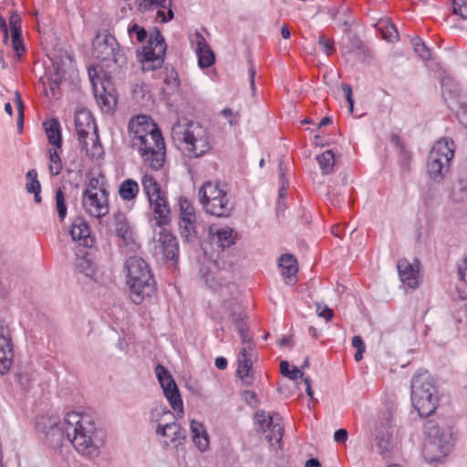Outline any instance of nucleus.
Returning a JSON list of instances; mask_svg holds the SVG:
<instances>
[{
	"mask_svg": "<svg viewBox=\"0 0 467 467\" xmlns=\"http://www.w3.org/2000/svg\"><path fill=\"white\" fill-rule=\"evenodd\" d=\"M82 205L85 212L97 219L107 215L109 211L108 192L82 195Z\"/></svg>",
	"mask_w": 467,
	"mask_h": 467,
	"instance_id": "16",
	"label": "nucleus"
},
{
	"mask_svg": "<svg viewBox=\"0 0 467 467\" xmlns=\"http://www.w3.org/2000/svg\"><path fill=\"white\" fill-rule=\"evenodd\" d=\"M318 44L327 56L335 51L333 40L327 38L325 36H319Z\"/></svg>",
	"mask_w": 467,
	"mask_h": 467,
	"instance_id": "54",
	"label": "nucleus"
},
{
	"mask_svg": "<svg viewBox=\"0 0 467 467\" xmlns=\"http://www.w3.org/2000/svg\"><path fill=\"white\" fill-rule=\"evenodd\" d=\"M166 44L159 30L153 31L148 41V46L143 48L144 61L143 70L160 68L164 61Z\"/></svg>",
	"mask_w": 467,
	"mask_h": 467,
	"instance_id": "11",
	"label": "nucleus"
},
{
	"mask_svg": "<svg viewBox=\"0 0 467 467\" xmlns=\"http://www.w3.org/2000/svg\"><path fill=\"white\" fill-rule=\"evenodd\" d=\"M92 55L108 67L111 65L122 67L127 63V57L119 50L116 38L107 31L99 32L95 36L92 42Z\"/></svg>",
	"mask_w": 467,
	"mask_h": 467,
	"instance_id": "8",
	"label": "nucleus"
},
{
	"mask_svg": "<svg viewBox=\"0 0 467 467\" xmlns=\"http://www.w3.org/2000/svg\"><path fill=\"white\" fill-rule=\"evenodd\" d=\"M452 12L462 19H467V0H452Z\"/></svg>",
	"mask_w": 467,
	"mask_h": 467,
	"instance_id": "50",
	"label": "nucleus"
},
{
	"mask_svg": "<svg viewBox=\"0 0 467 467\" xmlns=\"http://www.w3.org/2000/svg\"><path fill=\"white\" fill-rule=\"evenodd\" d=\"M137 149L143 161L152 170H160L165 161L166 149L161 130L155 131L150 136L140 139L132 144Z\"/></svg>",
	"mask_w": 467,
	"mask_h": 467,
	"instance_id": "9",
	"label": "nucleus"
},
{
	"mask_svg": "<svg viewBox=\"0 0 467 467\" xmlns=\"http://www.w3.org/2000/svg\"><path fill=\"white\" fill-rule=\"evenodd\" d=\"M459 275L467 283V258L464 260L463 265L459 267Z\"/></svg>",
	"mask_w": 467,
	"mask_h": 467,
	"instance_id": "64",
	"label": "nucleus"
},
{
	"mask_svg": "<svg viewBox=\"0 0 467 467\" xmlns=\"http://www.w3.org/2000/svg\"><path fill=\"white\" fill-rule=\"evenodd\" d=\"M375 445L379 453L384 455L386 452H389L392 449V441L389 431H377Z\"/></svg>",
	"mask_w": 467,
	"mask_h": 467,
	"instance_id": "39",
	"label": "nucleus"
},
{
	"mask_svg": "<svg viewBox=\"0 0 467 467\" xmlns=\"http://www.w3.org/2000/svg\"><path fill=\"white\" fill-rule=\"evenodd\" d=\"M128 33L132 38L134 36H136L138 42L141 43L143 42L147 37V31L138 25L134 24L128 28Z\"/></svg>",
	"mask_w": 467,
	"mask_h": 467,
	"instance_id": "52",
	"label": "nucleus"
},
{
	"mask_svg": "<svg viewBox=\"0 0 467 467\" xmlns=\"http://www.w3.org/2000/svg\"><path fill=\"white\" fill-rule=\"evenodd\" d=\"M160 228L152 238V254L158 260L175 265L179 254L177 238L169 230Z\"/></svg>",
	"mask_w": 467,
	"mask_h": 467,
	"instance_id": "10",
	"label": "nucleus"
},
{
	"mask_svg": "<svg viewBox=\"0 0 467 467\" xmlns=\"http://www.w3.org/2000/svg\"><path fill=\"white\" fill-rule=\"evenodd\" d=\"M26 178L28 180L26 183V191L29 193H34V198L36 202L39 203L41 202L40 191L41 185L37 179V172L36 170H29L26 173Z\"/></svg>",
	"mask_w": 467,
	"mask_h": 467,
	"instance_id": "38",
	"label": "nucleus"
},
{
	"mask_svg": "<svg viewBox=\"0 0 467 467\" xmlns=\"http://www.w3.org/2000/svg\"><path fill=\"white\" fill-rule=\"evenodd\" d=\"M180 219H196L194 208L186 198H180Z\"/></svg>",
	"mask_w": 467,
	"mask_h": 467,
	"instance_id": "45",
	"label": "nucleus"
},
{
	"mask_svg": "<svg viewBox=\"0 0 467 467\" xmlns=\"http://www.w3.org/2000/svg\"><path fill=\"white\" fill-rule=\"evenodd\" d=\"M254 351H250V347H242L238 354V368L237 376L244 381L246 385H250V372L253 366Z\"/></svg>",
	"mask_w": 467,
	"mask_h": 467,
	"instance_id": "26",
	"label": "nucleus"
},
{
	"mask_svg": "<svg viewBox=\"0 0 467 467\" xmlns=\"http://www.w3.org/2000/svg\"><path fill=\"white\" fill-rule=\"evenodd\" d=\"M36 429L53 444L67 440L83 455L93 458L99 454L93 441L96 425L88 415L71 411L63 420L55 415H43L36 421Z\"/></svg>",
	"mask_w": 467,
	"mask_h": 467,
	"instance_id": "1",
	"label": "nucleus"
},
{
	"mask_svg": "<svg viewBox=\"0 0 467 467\" xmlns=\"http://www.w3.org/2000/svg\"><path fill=\"white\" fill-rule=\"evenodd\" d=\"M56 206L58 217L63 221L67 215V205L65 202V195L61 189H58L56 192Z\"/></svg>",
	"mask_w": 467,
	"mask_h": 467,
	"instance_id": "49",
	"label": "nucleus"
},
{
	"mask_svg": "<svg viewBox=\"0 0 467 467\" xmlns=\"http://www.w3.org/2000/svg\"><path fill=\"white\" fill-rule=\"evenodd\" d=\"M317 313L318 317H325L327 321L330 320L333 317V311L327 306H322L320 304H317Z\"/></svg>",
	"mask_w": 467,
	"mask_h": 467,
	"instance_id": "59",
	"label": "nucleus"
},
{
	"mask_svg": "<svg viewBox=\"0 0 467 467\" xmlns=\"http://www.w3.org/2000/svg\"><path fill=\"white\" fill-rule=\"evenodd\" d=\"M126 283L130 290V297L136 305L150 298L156 292V282L152 274L148 276L127 279Z\"/></svg>",
	"mask_w": 467,
	"mask_h": 467,
	"instance_id": "14",
	"label": "nucleus"
},
{
	"mask_svg": "<svg viewBox=\"0 0 467 467\" xmlns=\"http://www.w3.org/2000/svg\"><path fill=\"white\" fill-rule=\"evenodd\" d=\"M140 6L144 10L158 9L156 18L161 23L173 18L171 0H140Z\"/></svg>",
	"mask_w": 467,
	"mask_h": 467,
	"instance_id": "25",
	"label": "nucleus"
},
{
	"mask_svg": "<svg viewBox=\"0 0 467 467\" xmlns=\"http://www.w3.org/2000/svg\"><path fill=\"white\" fill-rule=\"evenodd\" d=\"M424 433L431 440L426 445V450L438 447L441 453H445V446L451 440V434L448 431L441 430L434 420H428L424 424Z\"/></svg>",
	"mask_w": 467,
	"mask_h": 467,
	"instance_id": "22",
	"label": "nucleus"
},
{
	"mask_svg": "<svg viewBox=\"0 0 467 467\" xmlns=\"http://www.w3.org/2000/svg\"><path fill=\"white\" fill-rule=\"evenodd\" d=\"M202 279L213 290L225 287L233 293L237 290L235 284L230 282L229 271L219 270L215 262H211L207 265H202L200 269Z\"/></svg>",
	"mask_w": 467,
	"mask_h": 467,
	"instance_id": "13",
	"label": "nucleus"
},
{
	"mask_svg": "<svg viewBox=\"0 0 467 467\" xmlns=\"http://www.w3.org/2000/svg\"><path fill=\"white\" fill-rule=\"evenodd\" d=\"M467 195V182L460 180L456 183L453 184L451 197L455 202H462Z\"/></svg>",
	"mask_w": 467,
	"mask_h": 467,
	"instance_id": "46",
	"label": "nucleus"
},
{
	"mask_svg": "<svg viewBox=\"0 0 467 467\" xmlns=\"http://www.w3.org/2000/svg\"><path fill=\"white\" fill-rule=\"evenodd\" d=\"M113 228L116 235L125 243L128 244L132 239L131 229L123 213L117 212L114 213Z\"/></svg>",
	"mask_w": 467,
	"mask_h": 467,
	"instance_id": "29",
	"label": "nucleus"
},
{
	"mask_svg": "<svg viewBox=\"0 0 467 467\" xmlns=\"http://www.w3.org/2000/svg\"><path fill=\"white\" fill-rule=\"evenodd\" d=\"M171 138L182 152L190 159H198L212 149L208 130L199 122L178 121L171 128Z\"/></svg>",
	"mask_w": 467,
	"mask_h": 467,
	"instance_id": "2",
	"label": "nucleus"
},
{
	"mask_svg": "<svg viewBox=\"0 0 467 467\" xmlns=\"http://www.w3.org/2000/svg\"><path fill=\"white\" fill-rule=\"evenodd\" d=\"M16 377L22 387H24L26 389L30 388V382L27 375L16 374Z\"/></svg>",
	"mask_w": 467,
	"mask_h": 467,
	"instance_id": "63",
	"label": "nucleus"
},
{
	"mask_svg": "<svg viewBox=\"0 0 467 467\" xmlns=\"http://www.w3.org/2000/svg\"><path fill=\"white\" fill-rule=\"evenodd\" d=\"M342 89L345 93L346 99L349 104V110L352 112L354 108V99L352 94V88L350 85L344 84L342 85Z\"/></svg>",
	"mask_w": 467,
	"mask_h": 467,
	"instance_id": "60",
	"label": "nucleus"
},
{
	"mask_svg": "<svg viewBox=\"0 0 467 467\" xmlns=\"http://www.w3.org/2000/svg\"><path fill=\"white\" fill-rule=\"evenodd\" d=\"M60 148L53 147L48 150V158H49V172L56 176L58 175L62 170V161L58 152Z\"/></svg>",
	"mask_w": 467,
	"mask_h": 467,
	"instance_id": "41",
	"label": "nucleus"
},
{
	"mask_svg": "<svg viewBox=\"0 0 467 467\" xmlns=\"http://www.w3.org/2000/svg\"><path fill=\"white\" fill-rule=\"evenodd\" d=\"M48 142L56 148L62 147V135L60 123L57 119L43 123Z\"/></svg>",
	"mask_w": 467,
	"mask_h": 467,
	"instance_id": "31",
	"label": "nucleus"
},
{
	"mask_svg": "<svg viewBox=\"0 0 467 467\" xmlns=\"http://www.w3.org/2000/svg\"><path fill=\"white\" fill-rule=\"evenodd\" d=\"M175 415L167 409L165 406H156L150 413V420L151 423H156L157 426L160 423L170 422L168 420H174Z\"/></svg>",
	"mask_w": 467,
	"mask_h": 467,
	"instance_id": "35",
	"label": "nucleus"
},
{
	"mask_svg": "<svg viewBox=\"0 0 467 467\" xmlns=\"http://www.w3.org/2000/svg\"><path fill=\"white\" fill-rule=\"evenodd\" d=\"M412 406L421 417L431 415L438 405L436 389L428 371L413 376L410 383Z\"/></svg>",
	"mask_w": 467,
	"mask_h": 467,
	"instance_id": "3",
	"label": "nucleus"
},
{
	"mask_svg": "<svg viewBox=\"0 0 467 467\" xmlns=\"http://www.w3.org/2000/svg\"><path fill=\"white\" fill-rule=\"evenodd\" d=\"M243 398L249 405H253L256 401V394L252 390L244 391Z\"/></svg>",
	"mask_w": 467,
	"mask_h": 467,
	"instance_id": "62",
	"label": "nucleus"
},
{
	"mask_svg": "<svg viewBox=\"0 0 467 467\" xmlns=\"http://www.w3.org/2000/svg\"><path fill=\"white\" fill-rule=\"evenodd\" d=\"M141 184L153 213L151 226L163 227L168 225L171 223V216L166 192L161 190L156 179L150 174H145L142 177Z\"/></svg>",
	"mask_w": 467,
	"mask_h": 467,
	"instance_id": "6",
	"label": "nucleus"
},
{
	"mask_svg": "<svg viewBox=\"0 0 467 467\" xmlns=\"http://www.w3.org/2000/svg\"><path fill=\"white\" fill-rule=\"evenodd\" d=\"M181 235L188 243L197 239L196 219L180 220Z\"/></svg>",
	"mask_w": 467,
	"mask_h": 467,
	"instance_id": "36",
	"label": "nucleus"
},
{
	"mask_svg": "<svg viewBox=\"0 0 467 467\" xmlns=\"http://www.w3.org/2000/svg\"><path fill=\"white\" fill-rule=\"evenodd\" d=\"M455 144L451 139L441 138L432 146L427 162L430 178L441 182L450 170L454 156Z\"/></svg>",
	"mask_w": 467,
	"mask_h": 467,
	"instance_id": "7",
	"label": "nucleus"
},
{
	"mask_svg": "<svg viewBox=\"0 0 467 467\" xmlns=\"http://www.w3.org/2000/svg\"><path fill=\"white\" fill-rule=\"evenodd\" d=\"M191 41L192 45L196 47L199 66L201 67L212 66L214 62V54L207 44L204 36L201 33L195 32L191 36Z\"/></svg>",
	"mask_w": 467,
	"mask_h": 467,
	"instance_id": "24",
	"label": "nucleus"
},
{
	"mask_svg": "<svg viewBox=\"0 0 467 467\" xmlns=\"http://www.w3.org/2000/svg\"><path fill=\"white\" fill-rule=\"evenodd\" d=\"M164 84L170 87L171 91L175 90L179 86L178 75L176 72L171 71L170 75L164 79Z\"/></svg>",
	"mask_w": 467,
	"mask_h": 467,
	"instance_id": "57",
	"label": "nucleus"
},
{
	"mask_svg": "<svg viewBox=\"0 0 467 467\" xmlns=\"http://www.w3.org/2000/svg\"><path fill=\"white\" fill-rule=\"evenodd\" d=\"M93 90L98 104L106 112H110L117 105V96L109 80L99 81L91 78Z\"/></svg>",
	"mask_w": 467,
	"mask_h": 467,
	"instance_id": "19",
	"label": "nucleus"
},
{
	"mask_svg": "<svg viewBox=\"0 0 467 467\" xmlns=\"http://www.w3.org/2000/svg\"><path fill=\"white\" fill-rule=\"evenodd\" d=\"M280 419L278 417H275V421L271 425V428L267 431H270V434L266 436V439L273 442L274 441L275 442H280L282 436H283V427L280 424Z\"/></svg>",
	"mask_w": 467,
	"mask_h": 467,
	"instance_id": "48",
	"label": "nucleus"
},
{
	"mask_svg": "<svg viewBox=\"0 0 467 467\" xmlns=\"http://www.w3.org/2000/svg\"><path fill=\"white\" fill-rule=\"evenodd\" d=\"M190 428L193 442L201 451H204L209 446V438L204 426L202 423L192 420Z\"/></svg>",
	"mask_w": 467,
	"mask_h": 467,
	"instance_id": "32",
	"label": "nucleus"
},
{
	"mask_svg": "<svg viewBox=\"0 0 467 467\" xmlns=\"http://www.w3.org/2000/svg\"><path fill=\"white\" fill-rule=\"evenodd\" d=\"M155 372L171 407L176 412L178 417L182 418L183 415V405L175 380L162 365H157Z\"/></svg>",
	"mask_w": 467,
	"mask_h": 467,
	"instance_id": "12",
	"label": "nucleus"
},
{
	"mask_svg": "<svg viewBox=\"0 0 467 467\" xmlns=\"http://www.w3.org/2000/svg\"><path fill=\"white\" fill-rule=\"evenodd\" d=\"M12 45L14 50L16 52V55L20 57L22 53L25 51V47L21 38V34L12 35Z\"/></svg>",
	"mask_w": 467,
	"mask_h": 467,
	"instance_id": "55",
	"label": "nucleus"
},
{
	"mask_svg": "<svg viewBox=\"0 0 467 467\" xmlns=\"http://www.w3.org/2000/svg\"><path fill=\"white\" fill-rule=\"evenodd\" d=\"M275 420V418L266 414L264 410H259L255 414V423L263 431H266L270 429Z\"/></svg>",
	"mask_w": 467,
	"mask_h": 467,
	"instance_id": "47",
	"label": "nucleus"
},
{
	"mask_svg": "<svg viewBox=\"0 0 467 467\" xmlns=\"http://www.w3.org/2000/svg\"><path fill=\"white\" fill-rule=\"evenodd\" d=\"M317 161L323 174H330L333 172L335 166V154L332 150H325L322 154L317 155Z\"/></svg>",
	"mask_w": 467,
	"mask_h": 467,
	"instance_id": "37",
	"label": "nucleus"
},
{
	"mask_svg": "<svg viewBox=\"0 0 467 467\" xmlns=\"http://www.w3.org/2000/svg\"><path fill=\"white\" fill-rule=\"evenodd\" d=\"M155 432L158 436L164 438L163 442L166 446L170 443L175 447L181 445L185 440V431L176 422V418L170 422L160 423L156 426Z\"/></svg>",
	"mask_w": 467,
	"mask_h": 467,
	"instance_id": "21",
	"label": "nucleus"
},
{
	"mask_svg": "<svg viewBox=\"0 0 467 467\" xmlns=\"http://www.w3.org/2000/svg\"><path fill=\"white\" fill-rule=\"evenodd\" d=\"M9 25L11 27L12 35L21 34L20 30V17L17 14H12L9 17Z\"/></svg>",
	"mask_w": 467,
	"mask_h": 467,
	"instance_id": "56",
	"label": "nucleus"
},
{
	"mask_svg": "<svg viewBox=\"0 0 467 467\" xmlns=\"http://www.w3.org/2000/svg\"><path fill=\"white\" fill-rule=\"evenodd\" d=\"M224 307L227 308L229 318L239 332L243 347H250V351H254V343L253 338L248 335L243 306L237 301H225Z\"/></svg>",
	"mask_w": 467,
	"mask_h": 467,
	"instance_id": "15",
	"label": "nucleus"
},
{
	"mask_svg": "<svg viewBox=\"0 0 467 467\" xmlns=\"http://www.w3.org/2000/svg\"><path fill=\"white\" fill-rule=\"evenodd\" d=\"M44 84V88H45V92H46V95L48 96V97H56L57 94H58V90H59V82L57 81V79H52V78H48L47 81H44L43 82Z\"/></svg>",
	"mask_w": 467,
	"mask_h": 467,
	"instance_id": "51",
	"label": "nucleus"
},
{
	"mask_svg": "<svg viewBox=\"0 0 467 467\" xmlns=\"http://www.w3.org/2000/svg\"><path fill=\"white\" fill-rule=\"evenodd\" d=\"M348 439V431L345 429H339L334 433V440L338 443H344Z\"/></svg>",
	"mask_w": 467,
	"mask_h": 467,
	"instance_id": "61",
	"label": "nucleus"
},
{
	"mask_svg": "<svg viewBox=\"0 0 467 467\" xmlns=\"http://www.w3.org/2000/svg\"><path fill=\"white\" fill-rule=\"evenodd\" d=\"M352 346L357 348V352L354 356L356 361H360L363 358V353L366 350L365 344L360 336H355L352 338Z\"/></svg>",
	"mask_w": 467,
	"mask_h": 467,
	"instance_id": "53",
	"label": "nucleus"
},
{
	"mask_svg": "<svg viewBox=\"0 0 467 467\" xmlns=\"http://www.w3.org/2000/svg\"><path fill=\"white\" fill-rule=\"evenodd\" d=\"M235 237L236 234L234 229L224 227L217 230L213 238L219 246L226 248L235 243Z\"/></svg>",
	"mask_w": 467,
	"mask_h": 467,
	"instance_id": "34",
	"label": "nucleus"
},
{
	"mask_svg": "<svg viewBox=\"0 0 467 467\" xmlns=\"http://www.w3.org/2000/svg\"><path fill=\"white\" fill-rule=\"evenodd\" d=\"M124 271L127 279L148 276L152 274L145 260L139 256L129 257L124 264Z\"/></svg>",
	"mask_w": 467,
	"mask_h": 467,
	"instance_id": "27",
	"label": "nucleus"
},
{
	"mask_svg": "<svg viewBox=\"0 0 467 467\" xmlns=\"http://www.w3.org/2000/svg\"><path fill=\"white\" fill-rule=\"evenodd\" d=\"M140 191L139 184L133 179L123 181L119 188V195L124 201L134 200Z\"/></svg>",
	"mask_w": 467,
	"mask_h": 467,
	"instance_id": "33",
	"label": "nucleus"
},
{
	"mask_svg": "<svg viewBox=\"0 0 467 467\" xmlns=\"http://www.w3.org/2000/svg\"><path fill=\"white\" fill-rule=\"evenodd\" d=\"M14 358L13 344L11 334L5 321L0 319V374H6L12 364Z\"/></svg>",
	"mask_w": 467,
	"mask_h": 467,
	"instance_id": "18",
	"label": "nucleus"
},
{
	"mask_svg": "<svg viewBox=\"0 0 467 467\" xmlns=\"http://www.w3.org/2000/svg\"><path fill=\"white\" fill-rule=\"evenodd\" d=\"M378 28L381 32V36L384 39L389 42H394L399 39L398 30L395 25L390 21H380L378 24Z\"/></svg>",
	"mask_w": 467,
	"mask_h": 467,
	"instance_id": "40",
	"label": "nucleus"
},
{
	"mask_svg": "<svg viewBox=\"0 0 467 467\" xmlns=\"http://www.w3.org/2000/svg\"><path fill=\"white\" fill-rule=\"evenodd\" d=\"M200 202L207 213L216 217H229L234 205L224 185L219 182H206L199 190Z\"/></svg>",
	"mask_w": 467,
	"mask_h": 467,
	"instance_id": "5",
	"label": "nucleus"
},
{
	"mask_svg": "<svg viewBox=\"0 0 467 467\" xmlns=\"http://www.w3.org/2000/svg\"><path fill=\"white\" fill-rule=\"evenodd\" d=\"M107 192L106 188L104 187V176L99 174L98 176L91 177L88 180L83 194H93L95 192Z\"/></svg>",
	"mask_w": 467,
	"mask_h": 467,
	"instance_id": "42",
	"label": "nucleus"
},
{
	"mask_svg": "<svg viewBox=\"0 0 467 467\" xmlns=\"http://www.w3.org/2000/svg\"><path fill=\"white\" fill-rule=\"evenodd\" d=\"M160 130L150 117L147 115H138L133 117L128 126L129 136L131 144L136 143L140 139L146 138L155 131Z\"/></svg>",
	"mask_w": 467,
	"mask_h": 467,
	"instance_id": "17",
	"label": "nucleus"
},
{
	"mask_svg": "<svg viewBox=\"0 0 467 467\" xmlns=\"http://www.w3.org/2000/svg\"><path fill=\"white\" fill-rule=\"evenodd\" d=\"M411 45L413 46L414 51L423 60L431 59V50L428 48V47L425 45V43L419 36H415L411 39Z\"/></svg>",
	"mask_w": 467,
	"mask_h": 467,
	"instance_id": "44",
	"label": "nucleus"
},
{
	"mask_svg": "<svg viewBox=\"0 0 467 467\" xmlns=\"http://www.w3.org/2000/svg\"><path fill=\"white\" fill-rule=\"evenodd\" d=\"M75 127L81 150L92 160L101 158L104 150L91 112L85 109L78 110L75 114Z\"/></svg>",
	"mask_w": 467,
	"mask_h": 467,
	"instance_id": "4",
	"label": "nucleus"
},
{
	"mask_svg": "<svg viewBox=\"0 0 467 467\" xmlns=\"http://www.w3.org/2000/svg\"><path fill=\"white\" fill-rule=\"evenodd\" d=\"M280 370L285 377L293 380L303 379L304 377V373L299 368L295 366L290 368V364L285 360L281 361Z\"/></svg>",
	"mask_w": 467,
	"mask_h": 467,
	"instance_id": "43",
	"label": "nucleus"
},
{
	"mask_svg": "<svg viewBox=\"0 0 467 467\" xmlns=\"http://www.w3.org/2000/svg\"><path fill=\"white\" fill-rule=\"evenodd\" d=\"M70 235L75 242L84 248H91L95 244V238L91 235V230L88 222L82 217H77L71 225Z\"/></svg>",
	"mask_w": 467,
	"mask_h": 467,
	"instance_id": "23",
	"label": "nucleus"
},
{
	"mask_svg": "<svg viewBox=\"0 0 467 467\" xmlns=\"http://www.w3.org/2000/svg\"><path fill=\"white\" fill-rule=\"evenodd\" d=\"M279 178L282 182L281 187L279 189V197H283L285 194V192L286 190V187L288 185V182L286 180H285V171L283 169V161L282 160L279 161Z\"/></svg>",
	"mask_w": 467,
	"mask_h": 467,
	"instance_id": "58",
	"label": "nucleus"
},
{
	"mask_svg": "<svg viewBox=\"0 0 467 467\" xmlns=\"http://www.w3.org/2000/svg\"><path fill=\"white\" fill-rule=\"evenodd\" d=\"M420 261L416 258L410 262L406 258L398 261L397 268L400 279L403 285L410 288H416L420 282Z\"/></svg>",
	"mask_w": 467,
	"mask_h": 467,
	"instance_id": "20",
	"label": "nucleus"
},
{
	"mask_svg": "<svg viewBox=\"0 0 467 467\" xmlns=\"http://www.w3.org/2000/svg\"><path fill=\"white\" fill-rule=\"evenodd\" d=\"M75 269L78 273L92 278L96 268L87 251L79 250L76 253Z\"/></svg>",
	"mask_w": 467,
	"mask_h": 467,
	"instance_id": "30",
	"label": "nucleus"
},
{
	"mask_svg": "<svg viewBox=\"0 0 467 467\" xmlns=\"http://www.w3.org/2000/svg\"><path fill=\"white\" fill-rule=\"evenodd\" d=\"M279 266L281 275L287 284H293L296 281V275L297 273L296 259L290 254H285L280 257Z\"/></svg>",
	"mask_w": 467,
	"mask_h": 467,
	"instance_id": "28",
	"label": "nucleus"
}]
</instances>
